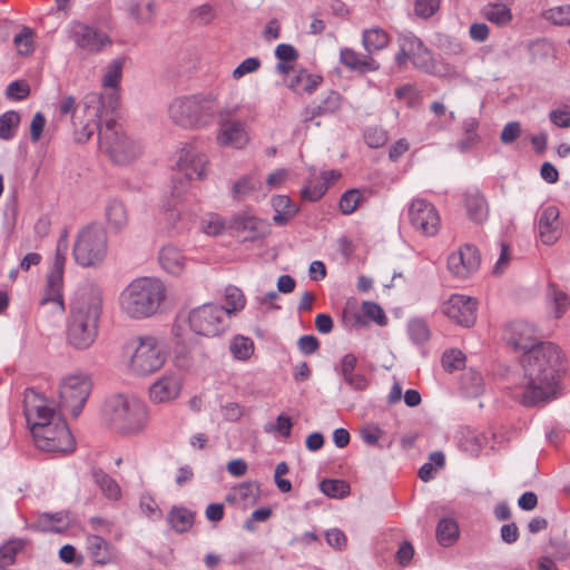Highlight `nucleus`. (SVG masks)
<instances>
[{"label": "nucleus", "mask_w": 570, "mask_h": 570, "mask_svg": "<svg viewBox=\"0 0 570 570\" xmlns=\"http://www.w3.org/2000/svg\"><path fill=\"white\" fill-rule=\"evenodd\" d=\"M520 364L523 371L521 403L531 407L556 399L560 393V377L564 371L563 355L552 342H540L522 353Z\"/></svg>", "instance_id": "obj_1"}, {"label": "nucleus", "mask_w": 570, "mask_h": 570, "mask_svg": "<svg viewBox=\"0 0 570 570\" xmlns=\"http://www.w3.org/2000/svg\"><path fill=\"white\" fill-rule=\"evenodd\" d=\"M101 309V293L95 287L82 291L71 303L67 321V341L72 347L86 350L92 345L98 334Z\"/></svg>", "instance_id": "obj_2"}, {"label": "nucleus", "mask_w": 570, "mask_h": 570, "mask_svg": "<svg viewBox=\"0 0 570 570\" xmlns=\"http://www.w3.org/2000/svg\"><path fill=\"white\" fill-rule=\"evenodd\" d=\"M166 298V287L157 278L134 279L120 294L122 312L130 318L141 320L154 315Z\"/></svg>", "instance_id": "obj_3"}, {"label": "nucleus", "mask_w": 570, "mask_h": 570, "mask_svg": "<svg viewBox=\"0 0 570 570\" xmlns=\"http://www.w3.org/2000/svg\"><path fill=\"white\" fill-rule=\"evenodd\" d=\"M216 98L212 95H193L175 98L168 107L169 118L184 128L208 126L218 110Z\"/></svg>", "instance_id": "obj_4"}, {"label": "nucleus", "mask_w": 570, "mask_h": 570, "mask_svg": "<svg viewBox=\"0 0 570 570\" xmlns=\"http://www.w3.org/2000/svg\"><path fill=\"white\" fill-rule=\"evenodd\" d=\"M99 148L119 166L131 164L144 151L142 142L129 136L114 118L106 119L105 128L99 130Z\"/></svg>", "instance_id": "obj_5"}, {"label": "nucleus", "mask_w": 570, "mask_h": 570, "mask_svg": "<svg viewBox=\"0 0 570 570\" xmlns=\"http://www.w3.org/2000/svg\"><path fill=\"white\" fill-rule=\"evenodd\" d=\"M104 415L115 430L124 434L141 431L147 421L145 404L122 394L114 395L106 401Z\"/></svg>", "instance_id": "obj_6"}, {"label": "nucleus", "mask_w": 570, "mask_h": 570, "mask_svg": "<svg viewBox=\"0 0 570 570\" xmlns=\"http://www.w3.org/2000/svg\"><path fill=\"white\" fill-rule=\"evenodd\" d=\"M107 249L108 238L105 228L92 223L79 230L72 247V256L78 265L92 267L102 263Z\"/></svg>", "instance_id": "obj_7"}, {"label": "nucleus", "mask_w": 570, "mask_h": 570, "mask_svg": "<svg viewBox=\"0 0 570 570\" xmlns=\"http://www.w3.org/2000/svg\"><path fill=\"white\" fill-rule=\"evenodd\" d=\"M366 55L356 52L353 49L344 48L340 52L341 62L350 69L365 68L367 71H376L380 63L373 58V55L384 49L389 43V35L380 28L365 30L362 38Z\"/></svg>", "instance_id": "obj_8"}, {"label": "nucleus", "mask_w": 570, "mask_h": 570, "mask_svg": "<svg viewBox=\"0 0 570 570\" xmlns=\"http://www.w3.org/2000/svg\"><path fill=\"white\" fill-rule=\"evenodd\" d=\"M31 434L38 449L46 452L69 453L75 450V439L62 417L45 426L32 424Z\"/></svg>", "instance_id": "obj_9"}, {"label": "nucleus", "mask_w": 570, "mask_h": 570, "mask_svg": "<svg viewBox=\"0 0 570 570\" xmlns=\"http://www.w3.org/2000/svg\"><path fill=\"white\" fill-rule=\"evenodd\" d=\"M185 322L195 334L208 337L223 334L228 326L224 307L212 303L193 308Z\"/></svg>", "instance_id": "obj_10"}, {"label": "nucleus", "mask_w": 570, "mask_h": 570, "mask_svg": "<svg viewBox=\"0 0 570 570\" xmlns=\"http://www.w3.org/2000/svg\"><path fill=\"white\" fill-rule=\"evenodd\" d=\"M166 354L159 341L154 336H140L130 357V370L141 376L158 371L165 363Z\"/></svg>", "instance_id": "obj_11"}, {"label": "nucleus", "mask_w": 570, "mask_h": 570, "mask_svg": "<svg viewBox=\"0 0 570 570\" xmlns=\"http://www.w3.org/2000/svg\"><path fill=\"white\" fill-rule=\"evenodd\" d=\"M91 391V381L87 375H71L59 389L61 404L77 417L85 406Z\"/></svg>", "instance_id": "obj_12"}, {"label": "nucleus", "mask_w": 570, "mask_h": 570, "mask_svg": "<svg viewBox=\"0 0 570 570\" xmlns=\"http://www.w3.org/2000/svg\"><path fill=\"white\" fill-rule=\"evenodd\" d=\"M395 60L399 68H406V62L411 61L414 68L426 71L432 62V53L420 38L410 33L400 39V51Z\"/></svg>", "instance_id": "obj_13"}, {"label": "nucleus", "mask_w": 570, "mask_h": 570, "mask_svg": "<svg viewBox=\"0 0 570 570\" xmlns=\"http://www.w3.org/2000/svg\"><path fill=\"white\" fill-rule=\"evenodd\" d=\"M65 263L66 255L65 252H61L59 243L56 249L51 269L47 275L45 295L40 301V305L53 303L59 313H63L66 311L62 295Z\"/></svg>", "instance_id": "obj_14"}, {"label": "nucleus", "mask_w": 570, "mask_h": 570, "mask_svg": "<svg viewBox=\"0 0 570 570\" xmlns=\"http://www.w3.org/2000/svg\"><path fill=\"white\" fill-rule=\"evenodd\" d=\"M442 311L455 324L471 327L476 321L478 301L471 296L453 294L443 304Z\"/></svg>", "instance_id": "obj_15"}, {"label": "nucleus", "mask_w": 570, "mask_h": 570, "mask_svg": "<svg viewBox=\"0 0 570 570\" xmlns=\"http://www.w3.org/2000/svg\"><path fill=\"white\" fill-rule=\"evenodd\" d=\"M412 226L426 236H434L440 226V217L434 205L425 199H414L409 208Z\"/></svg>", "instance_id": "obj_16"}, {"label": "nucleus", "mask_w": 570, "mask_h": 570, "mask_svg": "<svg viewBox=\"0 0 570 570\" xmlns=\"http://www.w3.org/2000/svg\"><path fill=\"white\" fill-rule=\"evenodd\" d=\"M535 333L537 330L532 324L518 320L505 326L503 337L513 350L525 353L541 342L535 337Z\"/></svg>", "instance_id": "obj_17"}, {"label": "nucleus", "mask_w": 570, "mask_h": 570, "mask_svg": "<svg viewBox=\"0 0 570 570\" xmlns=\"http://www.w3.org/2000/svg\"><path fill=\"white\" fill-rule=\"evenodd\" d=\"M481 255L479 249L472 244H464L456 253L448 257L449 271L462 278L479 269Z\"/></svg>", "instance_id": "obj_18"}, {"label": "nucleus", "mask_w": 570, "mask_h": 570, "mask_svg": "<svg viewBox=\"0 0 570 570\" xmlns=\"http://www.w3.org/2000/svg\"><path fill=\"white\" fill-rule=\"evenodd\" d=\"M69 37L78 47L89 51H98L110 43V39L106 33L79 21L71 22Z\"/></svg>", "instance_id": "obj_19"}, {"label": "nucleus", "mask_w": 570, "mask_h": 570, "mask_svg": "<svg viewBox=\"0 0 570 570\" xmlns=\"http://www.w3.org/2000/svg\"><path fill=\"white\" fill-rule=\"evenodd\" d=\"M207 165V157L204 154L197 153L193 147L183 148L176 161L178 171L184 174L187 180H191L195 177L198 179L205 178Z\"/></svg>", "instance_id": "obj_20"}, {"label": "nucleus", "mask_w": 570, "mask_h": 570, "mask_svg": "<svg viewBox=\"0 0 570 570\" xmlns=\"http://www.w3.org/2000/svg\"><path fill=\"white\" fill-rule=\"evenodd\" d=\"M228 229L237 234H244V240H256L268 234L269 225L266 220L256 216L238 214L228 220Z\"/></svg>", "instance_id": "obj_21"}, {"label": "nucleus", "mask_w": 570, "mask_h": 570, "mask_svg": "<svg viewBox=\"0 0 570 570\" xmlns=\"http://www.w3.org/2000/svg\"><path fill=\"white\" fill-rule=\"evenodd\" d=\"M560 212L557 206H548L541 210L538 220L540 240L544 245H553L561 236L559 224Z\"/></svg>", "instance_id": "obj_22"}, {"label": "nucleus", "mask_w": 570, "mask_h": 570, "mask_svg": "<svg viewBox=\"0 0 570 570\" xmlns=\"http://www.w3.org/2000/svg\"><path fill=\"white\" fill-rule=\"evenodd\" d=\"M219 116L220 129L217 136L218 144L222 146L243 148L248 141L244 124L239 120L225 119L223 112H220Z\"/></svg>", "instance_id": "obj_23"}, {"label": "nucleus", "mask_w": 570, "mask_h": 570, "mask_svg": "<svg viewBox=\"0 0 570 570\" xmlns=\"http://www.w3.org/2000/svg\"><path fill=\"white\" fill-rule=\"evenodd\" d=\"M180 389L181 381L178 375H164L150 386L149 396L155 403H164L176 399Z\"/></svg>", "instance_id": "obj_24"}, {"label": "nucleus", "mask_w": 570, "mask_h": 570, "mask_svg": "<svg viewBox=\"0 0 570 570\" xmlns=\"http://www.w3.org/2000/svg\"><path fill=\"white\" fill-rule=\"evenodd\" d=\"M341 102L342 96L337 91L331 90L320 104L309 105L303 110L302 121L307 124L318 117L333 115L341 108Z\"/></svg>", "instance_id": "obj_25"}, {"label": "nucleus", "mask_w": 570, "mask_h": 570, "mask_svg": "<svg viewBox=\"0 0 570 570\" xmlns=\"http://www.w3.org/2000/svg\"><path fill=\"white\" fill-rule=\"evenodd\" d=\"M86 110L91 109V116L102 119V111L107 110L115 114L119 107L118 90H110L106 96L89 94L86 96Z\"/></svg>", "instance_id": "obj_26"}, {"label": "nucleus", "mask_w": 570, "mask_h": 570, "mask_svg": "<svg viewBox=\"0 0 570 570\" xmlns=\"http://www.w3.org/2000/svg\"><path fill=\"white\" fill-rule=\"evenodd\" d=\"M272 207L275 212L273 222L277 226H285L287 223L296 216L299 212V207L293 203L291 197L287 195H275L272 198Z\"/></svg>", "instance_id": "obj_27"}, {"label": "nucleus", "mask_w": 570, "mask_h": 570, "mask_svg": "<svg viewBox=\"0 0 570 570\" xmlns=\"http://www.w3.org/2000/svg\"><path fill=\"white\" fill-rule=\"evenodd\" d=\"M196 513L185 507L174 505L167 514V522L177 533L189 531L195 522Z\"/></svg>", "instance_id": "obj_28"}, {"label": "nucleus", "mask_w": 570, "mask_h": 570, "mask_svg": "<svg viewBox=\"0 0 570 570\" xmlns=\"http://www.w3.org/2000/svg\"><path fill=\"white\" fill-rule=\"evenodd\" d=\"M159 264L171 275H180L185 267L183 253L174 246H164L159 252Z\"/></svg>", "instance_id": "obj_29"}, {"label": "nucleus", "mask_w": 570, "mask_h": 570, "mask_svg": "<svg viewBox=\"0 0 570 570\" xmlns=\"http://www.w3.org/2000/svg\"><path fill=\"white\" fill-rule=\"evenodd\" d=\"M83 111L89 117L87 120H82L80 118H75L72 120L75 138L78 142H86L96 130L99 132L100 128H105V125L101 124L102 119L91 116V109L86 110L85 107Z\"/></svg>", "instance_id": "obj_30"}, {"label": "nucleus", "mask_w": 570, "mask_h": 570, "mask_svg": "<svg viewBox=\"0 0 570 570\" xmlns=\"http://www.w3.org/2000/svg\"><path fill=\"white\" fill-rule=\"evenodd\" d=\"M465 208L468 217L476 224H481L488 218V203L479 190L465 195Z\"/></svg>", "instance_id": "obj_31"}, {"label": "nucleus", "mask_w": 570, "mask_h": 570, "mask_svg": "<svg viewBox=\"0 0 570 570\" xmlns=\"http://www.w3.org/2000/svg\"><path fill=\"white\" fill-rule=\"evenodd\" d=\"M88 550L95 563L107 564L112 560L111 546L100 535H89Z\"/></svg>", "instance_id": "obj_32"}, {"label": "nucleus", "mask_w": 570, "mask_h": 570, "mask_svg": "<svg viewBox=\"0 0 570 570\" xmlns=\"http://www.w3.org/2000/svg\"><path fill=\"white\" fill-rule=\"evenodd\" d=\"M106 217L109 227L116 233L121 232L128 224L126 207L119 200H111L107 205Z\"/></svg>", "instance_id": "obj_33"}, {"label": "nucleus", "mask_w": 570, "mask_h": 570, "mask_svg": "<svg viewBox=\"0 0 570 570\" xmlns=\"http://www.w3.org/2000/svg\"><path fill=\"white\" fill-rule=\"evenodd\" d=\"M94 482L100 488L102 493L110 500H118L121 495L118 483L100 468H94L91 471Z\"/></svg>", "instance_id": "obj_34"}, {"label": "nucleus", "mask_w": 570, "mask_h": 570, "mask_svg": "<svg viewBox=\"0 0 570 570\" xmlns=\"http://www.w3.org/2000/svg\"><path fill=\"white\" fill-rule=\"evenodd\" d=\"M27 423L31 426L32 424H43L45 426L53 423L60 417L56 411L46 405H36L32 409L26 406Z\"/></svg>", "instance_id": "obj_35"}, {"label": "nucleus", "mask_w": 570, "mask_h": 570, "mask_svg": "<svg viewBox=\"0 0 570 570\" xmlns=\"http://www.w3.org/2000/svg\"><path fill=\"white\" fill-rule=\"evenodd\" d=\"M259 187L261 180L255 175H244L233 184L230 195L233 199L242 200Z\"/></svg>", "instance_id": "obj_36"}, {"label": "nucleus", "mask_w": 570, "mask_h": 570, "mask_svg": "<svg viewBox=\"0 0 570 570\" xmlns=\"http://www.w3.org/2000/svg\"><path fill=\"white\" fill-rule=\"evenodd\" d=\"M547 297L553 306L556 318L562 317L570 305V298L568 294L561 291L556 284L549 283Z\"/></svg>", "instance_id": "obj_37"}, {"label": "nucleus", "mask_w": 570, "mask_h": 570, "mask_svg": "<svg viewBox=\"0 0 570 570\" xmlns=\"http://www.w3.org/2000/svg\"><path fill=\"white\" fill-rule=\"evenodd\" d=\"M128 12L139 23L149 22L155 16V1L135 0L129 4Z\"/></svg>", "instance_id": "obj_38"}, {"label": "nucleus", "mask_w": 570, "mask_h": 570, "mask_svg": "<svg viewBox=\"0 0 570 570\" xmlns=\"http://www.w3.org/2000/svg\"><path fill=\"white\" fill-rule=\"evenodd\" d=\"M246 299L240 288L229 285L225 289V306L227 321L234 313L242 311L245 307Z\"/></svg>", "instance_id": "obj_39"}, {"label": "nucleus", "mask_w": 570, "mask_h": 570, "mask_svg": "<svg viewBox=\"0 0 570 570\" xmlns=\"http://www.w3.org/2000/svg\"><path fill=\"white\" fill-rule=\"evenodd\" d=\"M459 537V525L453 519L443 518L436 527L438 542L443 547H449Z\"/></svg>", "instance_id": "obj_40"}, {"label": "nucleus", "mask_w": 570, "mask_h": 570, "mask_svg": "<svg viewBox=\"0 0 570 570\" xmlns=\"http://www.w3.org/2000/svg\"><path fill=\"white\" fill-rule=\"evenodd\" d=\"M320 490L328 498L343 499L350 494V484L341 479H323Z\"/></svg>", "instance_id": "obj_41"}, {"label": "nucleus", "mask_w": 570, "mask_h": 570, "mask_svg": "<svg viewBox=\"0 0 570 570\" xmlns=\"http://www.w3.org/2000/svg\"><path fill=\"white\" fill-rule=\"evenodd\" d=\"M20 121V114L16 110H8L0 115V139H12L16 136Z\"/></svg>", "instance_id": "obj_42"}, {"label": "nucleus", "mask_w": 570, "mask_h": 570, "mask_svg": "<svg viewBox=\"0 0 570 570\" xmlns=\"http://www.w3.org/2000/svg\"><path fill=\"white\" fill-rule=\"evenodd\" d=\"M275 57L278 59L276 71H291L293 68L288 63L297 60L299 53L292 45L279 43L275 49Z\"/></svg>", "instance_id": "obj_43"}, {"label": "nucleus", "mask_w": 570, "mask_h": 570, "mask_svg": "<svg viewBox=\"0 0 570 570\" xmlns=\"http://www.w3.org/2000/svg\"><path fill=\"white\" fill-rule=\"evenodd\" d=\"M484 16L498 26H505L512 20L511 10L503 3L489 4L485 8Z\"/></svg>", "instance_id": "obj_44"}, {"label": "nucleus", "mask_w": 570, "mask_h": 570, "mask_svg": "<svg viewBox=\"0 0 570 570\" xmlns=\"http://www.w3.org/2000/svg\"><path fill=\"white\" fill-rule=\"evenodd\" d=\"M407 333L413 343L420 345L429 341L431 332L428 323L422 318H413L407 324Z\"/></svg>", "instance_id": "obj_45"}, {"label": "nucleus", "mask_w": 570, "mask_h": 570, "mask_svg": "<svg viewBox=\"0 0 570 570\" xmlns=\"http://www.w3.org/2000/svg\"><path fill=\"white\" fill-rule=\"evenodd\" d=\"M542 17L556 26H570V4L547 9L542 12Z\"/></svg>", "instance_id": "obj_46"}, {"label": "nucleus", "mask_w": 570, "mask_h": 570, "mask_svg": "<svg viewBox=\"0 0 570 570\" xmlns=\"http://www.w3.org/2000/svg\"><path fill=\"white\" fill-rule=\"evenodd\" d=\"M363 200V195L358 189L346 190L340 198L338 207L342 214L350 215L354 213Z\"/></svg>", "instance_id": "obj_47"}, {"label": "nucleus", "mask_w": 570, "mask_h": 570, "mask_svg": "<svg viewBox=\"0 0 570 570\" xmlns=\"http://www.w3.org/2000/svg\"><path fill=\"white\" fill-rule=\"evenodd\" d=\"M24 547V541L9 540L7 543L0 547V567H6L14 562L17 553Z\"/></svg>", "instance_id": "obj_48"}, {"label": "nucleus", "mask_w": 570, "mask_h": 570, "mask_svg": "<svg viewBox=\"0 0 570 570\" xmlns=\"http://www.w3.org/2000/svg\"><path fill=\"white\" fill-rule=\"evenodd\" d=\"M237 494L245 505H254L261 497L259 484L256 482H243L236 488Z\"/></svg>", "instance_id": "obj_49"}, {"label": "nucleus", "mask_w": 570, "mask_h": 570, "mask_svg": "<svg viewBox=\"0 0 570 570\" xmlns=\"http://www.w3.org/2000/svg\"><path fill=\"white\" fill-rule=\"evenodd\" d=\"M441 362L445 371H458L464 367L465 355L460 350L452 348L443 353Z\"/></svg>", "instance_id": "obj_50"}, {"label": "nucleus", "mask_w": 570, "mask_h": 570, "mask_svg": "<svg viewBox=\"0 0 570 570\" xmlns=\"http://www.w3.org/2000/svg\"><path fill=\"white\" fill-rule=\"evenodd\" d=\"M395 96L400 100H405L410 108H415L421 104L420 91L413 85H403L395 89Z\"/></svg>", "instance_id": "obj_51"}, {"label": "nucleus", "mask_w": 570, "mask_h": 570, "mask_svg": "<svg viewBox=\"0 0 570 570\" xmlns=\"http://www.w3.org/2000/svg\"><path fill=\"white\" fill-rule=\"evenodd\" d=\"M363 314L380 326L387 324V317L383 308L375 302L365 301L362 303Z\"/></svg>", "instance_id": "obj_52"}, {"label": "nucleus", "mask_w": 570, "mask_h": 570, "mask_svg": "<svg viewBox=\"0 0 570 570\" xmlns=\"http://www.w3.org/2000/svg\"><path fill=\"white\" fill-rule=\"evenodd\" d=\"M364 140L370 148H380L387 142L389 136L381 127H370L364 132Z\"/></svg>", "instance_id": "obj_53"}, {"label": "nucleus", "mask_w": 570, "mask_h": 570, "mask_svg": "<svg viewBox=\"0 0 570 570\" xmlns=\"http://www.w3.org/2000/svg\"><path fill=\"white\" fill-rule=\"evenodd\" d=\"M30 95V86L24 80H14L10 82L6 90V96L10 100H23Z\"/></svg>", "instance_id": "obj_54"}, {"label": "nucleus", "mask_w": 570, "mask_h": 570, "mask_svg": "<svg viewBox=\"0 0 570 570\" xmlns=\"http://www.w3.org/2000/svg\"><path fill=\"white\" fill-rule=\"evenodd\" d=\"M13 43L17 48V51L20 55H29L32 47V31L30 28L24 27L21 32L14 36Z\"/></svg>", "instance_id": "obj_55"}, {"label": "nucleus", "mask_w": 570, "mask_h": 570, "mask_svg": "<svg viewBox=\"0 0 570 570\" xmlns=\"http://www.w3.org/2000/svg\"><path fill=\"white\" fill-rule=\"evenodd\" d=\"M548 552L552 560L563 561L570 556V547L560 539H550L548 543Z\"/></svg>", "instance_id": "obj_56"}, {"label": "nucleus", "mask_w": 570, "mask_h": 570, "mask_svg": "<svg viewBox=\"0 0 570 570\" xmlns=\"http://www.w3.org/2000/svg\"><path fill=\"white\" fill-rule=\"evenodd\" d=\"M462 384L463 387L468 390V393L473 395H479L483 391L482 376L472 370L463 375Z\"/></svg>", "instance_id": "obj_57"}, {"label": "nucleus", "mask_w": 570, "mask_h": 570, "mask_svg": "<svg viewBox=\"0 0 570 570\" xmlns=\"http://www.w3.org/2000/svg\"><path fill=\"white\" fill-rule=\"evenodd\" d=\"M32 529L42 532H57L60 533L67 529V524L58 525L52 523L49 512H45L39 515L37 521L31 525Z\"/></svg>", "instance_id": "obj_58"}, {"label": "nucleus", "mask_w": 570, "mask_h": 570, "mask_svg": "<svg viewBox=\"0 0 570 570\" xmlns=\"http://www.w3.org/2000/svg\"><path fill=\"white\" fill-rule=\"evenodd\" d=\"M441 0H415L414 11L424 19L431 18L440 8Z\"/></svg>", "instance_id": "obj_59"}, {"label": "nucleus", "mask_w": 570, "mask_h": 570, "mask_svg": "<svg viewBox=\"0 0 570 570\" xmlns=\"http://www.w3.org/2000/svg\"><path fill=\"white\" fill-rule=\"evenodd\" d=\"M327 189H328L327 183L320 181V183H316L313 187L305 186L304 188H302L301 196L305 200L317 202L325 195Z\"/></svg>", "instance_id": "obj_60"}, {"label": "nucleus", "mask_w": 570, "mask_h": 570, "mask_svg": "<svg viewBox=\"0 0 570 570\" xmlns=\"http://www.w3.org/2000/svg\"><path fill=\"white\" fill-rule=\"evenodd\" d=\"M230 350L236 358L247 360L253 353V342L248 338L242 337L232 344Z\"/></svg>", "instance_id": "obj_61"}, {"label": "nucleus", "mask_w": 570, "mask_h": 570, "mask_svg": "<svg viewBox=\"0 0 570 570\" xmlns=\"http://www.w3.org/2000/svg\"><path fill=\"white\" fill-rule=\"evenodd\" d=\"M521 135V125L519 121H510L508 122L501 134L500 140L504 145H509L514 142Z\"/></svg>", "instance_id": "obj_62"}, {"label": "nucleus", "mask_w": 570, "mask_h": 570, "mask_svg": "<svg viewBox=\"0 0 570 570\" xmlns=\"http://www.w3.org/2000/svg\"><path fill=\"white\" fill-rule=\"evenodd\" d=\"M383 434V430L377 425H367L360 429V436L367 445H377Z\"/></svg>", "instance_id": "obj_63"}, {"label": "nucleus", "mask_w": 570, "mask_h": 570, "mask_svg": "<svg viewBox=\"0 0 570 570\" xmlns=\"http://www.w3.org/2000/svg\"><path fill=\"white\" fill-rule=\"evenodd\" d=\"M344 382L354 391H365L370 384V381L364 374L352 373L347 375H342Z\"/></svg>", "instance_id": "obj_64"}]
</instances>
